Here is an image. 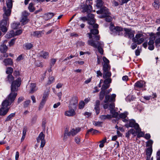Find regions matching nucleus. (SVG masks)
I'll use <instances>...</instances> for the list:
<instances>
[{
  "label": "nucleus",
  "instance_id": "1",
  "mask_svg": "<svg viewBox=\"0 0 160 160\" xmlns=\"http://www.w3.org/2000/svg\"><path fill=\"white\" fill-rule=\"evenodd\" d=\"M111 33L115 36L117 35L122 36L123 35L124 37L131 39L134 37L135 31H132L131 28H123L121 27L115 26L113 24L111 23L109 27Z\"/></svg>",
  "mask_w": 160,
  "mask_h": 160
},
{
  "label": "nucleus",
  "instance_id": "2",
  "mask_svg": "<svg viewBox=\"0 0 160 160\" xmlns=\"http://www.w3.org/2000/svg\"><path fill=\"white\" fill-rule=\"evenodd\" d=\"M21 78L19 77L16 80H14L11 83V92L8 96V99H13L14 101L17 95L16 92L18 89V88L20 86L21 83Z\"/></svg>",
  "mask_w": 160,
  "mask_h": 160
},
{
  "label": "nucleus",
  "instance_id": "3",
  "mask_svg": "<svg viewBox=\"0 0 160 160\" xmlns=\"http://www.w3.org/2000/svg\"><path fill=\"white\" fill-rule=\"evenodd\" d=\"M13 99H8L7 98L2 103V107L0 109V115L4 116L8 112L9 108L8 107L13 102Z\"/></svg>",
  "mask_w": 160,
  "mask_h": 160
},
{
  "label": "nucleus",
  "instance_id": "4",
  "mask_svg": "<svg viewBox=\"0 0 160 160\" xmlns=\"http://www.w3.org/2000/svg\"><path fill=\"white\" fill-rule=\"evenodd\" d=\"M87 43L89 45L97 48L98 51L101 54L103 53V50L102 48L104 45L103 43L102 42L98 41H93L92 40H88Z\"/></svg>",
  "mask_w": 160,
  "mask_h": 160
},
{
  "label": "nucleus",
  "instance_id": "5",
  "mask_svg": "<svg viewBox=\"0 0 160 160\" xmlns=\"http://www.w3.org/2000/svg\"><path fill=\"white\" fill-rule=\"evenodd\" d=\"M99 31L97 29H92L90 30V33L87 34L90 40L93 41H98L100 39V36L98 35Z\"/></svg>",
  "mask_w": 160,
  "mask_h": 160
},
{
  "label": "nucleus",
  "instance_id": "6",
  "mask_svg": "<svg viewBox=\"0 0 160 160\" xmlns=\"http://www.w3.org/2000/svg\"><path fill=\"white\" fill-rule=\"evenodd\" d=\"M96 12L98 14H102L100 16V18H105L107 15L110 14L109 9L105 6L100 8V9L97 11Z\"/></svg>",
  "mask_w": 160,
  "mask_h": 160
},
{
  "label": "nucleus",
  "instance_id": "7",
  "mask_svg": "<svg viewBox=\"0 0 160 160\" xmlns=\"http://www.w3.org/2000/svg\"><path fill=\"white\" fill-rule=\"evenodd\" d=\"M143 36V35L140 33H138L135 35V38L133 37L132 38V41L135 43H137L138 45L140 44L143 42L144 41V39L143 38H141Z\"/></svg>",
  "mask_w": 160,
  "mask_h": 160
},
{
  "label": "nucleus",
  "instance_id": "8",
  "mask_svg": "<svg viewBox=\"0 0 160 160\" xmlns=\"http://www.w3.org/2000/svg\"><path fill=\"white\" fill-rule=\"evenodd\" d=\"M8 20L4 19L0 22V29L4 34L8 31L7 27L8 26V25L7 24V22Z\"/></svg>",
  "mask_w": 160,
  "mask_h": 160
},
{
  "label": "nucleus",
  "instance_id": "9",
  "mask_svg": "<svg viewBox=\"0 0 160 160\" xmlns=\"http://www.w3.org/2000/svg\"><path fill=\"white\" fill-rule=\"evenodd\" d=\"M45 135L42 132H41L39 134L38 137L37 138V141L39 143L41 141L40 147L43 148L45 145L46 143L45 140L44 139Z\"/></svg>",
  "mask_w": 160,
  "mask_h": 160
},
{
  "label": "nucleus",
  "instance_id": "10",
  "mask_svg": "<svg viewBox=\"0 0 160 160\" xmlns=\"http://www.w3.org/2000/svg\"><path fill=\"white\" fill-rule=\"evenodd\" d=\"M116 97V95L115 94H113L111 96L109 95H105V99L104 102L105 103L114 102L115 101Z\"/></svg>",
  "mask_w": 160,
  "mask_h": 160
},
{
  "label": "nucleus",
  "instance_id": "11",
  "mask_svg": "<svg viewBox=\"0 0 160 160\" xmlns=\"http://www.w3.org/2000/svg\"><path fill=\"white\" fill-rule=\"evenodd\" d=\"M125 126L127 128H134L136 130H137L139 127L138 124L136 123L135 120L134 119H132L129 121L128 123L126 124Z\"/></svg>",
  "mask_w": 160,
  "mask_h": 160
},
{
  "label": "nucleus",
  "instance_id": "12",
  "mask_svg": "<svg viewBox=\"0 0 160 160\" xmlns=\"http://www.w3.org/2000/svg\"><path fill=\"white\" fill-rule=\"evenodd\" d=\"M3 9L4 11V13L3 14V18L4 19L8 20V17L9 16L11 13V10L10 8L6 9V8L4 7L3 8Z\"/></svg>",
  "mask_w": 160,
  "mask_h": 160
},
{
  "label": "nucleus",
  "instance_id": "13",
  "mask_svg": "<svg viewBox=\"0 0 160 160\" xmlns=\"http://www.w3.org/2000/svg\"><path fill=\"white\" fill-rule=\"evenodd\" d=\"M82 12L84 13L86 12L87 13H90L92 10V7L90 5H84L82 8Z\"/></svg>",
  "mask_w": 160,
  "mask_h": 160
},
{
  "label": "nucleus",
  "instance_id": "14",
  "mask_svg": "<svg viewBox=\"0 0 160 160\" xmlns=\"http://www.w3.org/2000/svg\"><path fill=\"white\" fill-rule=\"evenodd\" d=\"M78 101L77 99L72 100L69 106V109H73L75 111L78 106Z\"/></svg>",
  "mask_w": 160,
  "mask_h": 160
},
{
  "label": "nucleus",
  "instance_id": "15",
  "mask_svg": "<svg viewBox=\"0 0 160 160\" xmlns=\"http://www.w3.org/2000/svg\"><path fill=\"white\" fill-rule=\"evenodd\" d=\"M145 82L142 80L138 81L135 83L134 87L135 88H141L145 87Z\"/></svg>",
  "mask_w": 160,
  "mask_h": 160
},
{
  "label": "nucleus",
  "instance_id": "16",
  "mask_svg": "<svg viewBox=\"0 0 160 160\" xmlns=\"http://www.w3.org/2000/svg\"><path fill=\"white\" fill-rule=\"evenodd\" d=\"M44 34L43 31H36L32 32L31 35L33 37L39 38L42 37V34Z\"/></svg>",
  "mask_w": 160,
  "mask_h": 160
},
{
  "label": "nucleus",
  "instance_id": "17",
  "mask_svg": "<svg viewBox=\"0 0 160 160\" xmlns=\"http://www.w3.org/2000/svg\"><path fill=\"white\" fill-rule=\"evenodd\" d=\"M4 65L6 66H12L13 65V62L12 59L10 58L4 59L3 61Z\"/></svg>",
  "mask_w": 160,
  "mask_h": 160
},
{
  "label": "nucleus",
  "instance_id": "18",
  "mask_svg": "<svg viewBox=\"0 0 160 160\" xmlns=\"http://www.w3.org/2000/svg\"><path fill=\"white\" fill-rule=\"evenodd\" d=\"M100 102L99 100H97L94 105V109L95 110L97 115L99 114L100 112Z\"/></svg>",
  "mask_w": 160,
  "mask_h": 160
},
{
  "label": "nucleus",
  "instance_id": "19",
  "mask_svg": "<svg viewBox=\"0 0 160 160\" xmlns=\"http://www.w3.org/2000/svg\"><path fill=\"white\" fill-rule=\"evenodd\" d=\"M30 91L29 93L31 94L33 93L38 90V88L36 86V83H32L30 84Z\"/></svg>",
  "mask_w": 160,
  "mask_h": 160
},
{
  "label": "nucleus",
  "instance_id": "20",
  "mask_svg": "<svg viewBox=\"0 0 160 160\" xmlns=\"http://www.w3.org/2000/svg\"><path fill=\"white\" fill-rule=\"evenodd\" d=\"M76 114L75 112L73 109H69V110L66 111L65 115L68 116H72Z\"/></svg>",
  "mask_w": 160,
  "mask_h": 160
},
{
  "label": "nucleus",
  "instance_id": "21",
  "mask_svg": "<svg viewBox=\"0 0 160 160\" xmlns=\"http://www.w3.org/2000/svg\"><path fill=\"white\" fill-rule=\"evenodd\" d=\"M14 78L12 75H8L7 78L5 79V81L6 82L10 83H12V82L14 80Z\"/></svg>",
  "mask_w": 160,
  "mask_h": 160
},
{
  "label": "nucleus",
  "instance_id": "22",
  "mask_svg": "<svg viewBox=\"0 0 160 160\" xmlns=\"http://www.w3.org/2000/svg\"><path fill=\"white\" fill-rule=\"evenodd\" d=\"M98 132L99 131L98 130L96 129H94L93 128H91L87 130L86 134V137H88V134L90 133H91L92 134H95Z\"/></svg>",
  "mask_w": 160,
  "mask_h": 160
},
{
  "label": "nucleus",
  "instance_id": "23",
  "mask_svg": "<svg viewBox=\"0 0 160 160\" xmlns=\"http://www.w3.org/2000/svg\"><path fill=\"white\" fill-rule=\"evenodd\" d=\"M136 130V132L138 133L137 138H140L141 137H143L144 135V133L141 131V129L139 127Z\"/></svg>",
  "mask_w": 160,
  "mask_h": 160
},
{
  "label": "nucleus",
  "instance_id": "24",
  "mask_svg": "<svg viewBox=\"0 0 160 160\" xmlns=\"http://www.w3.org/2000/svg\"><path fill=\"white\" fill-rule=\"evenodd\" d=\"M112 118L111 115L107 114L101 115L99 118L101 120L104 121L107 119H110Z\"/></svg>",
  "mask_w": 160,
  "mask_h": 160
},
{
  "label": "nucleus",
  "instance_id": "25",
  "mask_svg": "<svg viewBox=\"0 0 160 160\" xmlns=\"http://www.w3.org/2000/svg\"><path fill=\"white\" fill-rule=\"evenodd\" d=\"M111 66L109 64L104 63L103 65V72H106L110 71Z\"/></svg>",
  "mask_w": 160,
  "mask_h": 160
},
{
  "label": "nucleus",
  "instance_id": "26",
  "mask_svg": "<svg viewBox=\"0 0 160 160\" xmlns=\"http://www.w3.org/2000/svg\"><path fill=\"white\" fill-rule=\"evenodd\" d=\"M96 6L98 8H100L104 6V2L102 0H97L96 1Z\"/></svg>",
  "mask_w": 160,
  "mask_h": 160
},
{
  "label": "nucleus",
  "instance_id": "27",
  "mask_svg": "<svg viewBox=\"0 0 160 160\" xmlns=\"http://www.w3.org/2000/svg\"><path fill=\"white\" fill-rule=\"evenodd\" d=\"M15 112L11 113L7 117L5 120V122H7L11 121L15 117Z\"/></svg>",
  "mask_w": 160,
  "mask_h": 160
},
{
  "label": "nucleus",
  "instance_id": "28",
  "mask_svg": "<svg viewBox=\"0 0 160 160\" xmlns=\"http://www.w3.org/2000/svg\"><path fill=\"white\" fill-rule=\"evenodd\" d=\"M103 77L105 79L108 78H110L111 77L112 74L110 71H106V72H103Z\"/></svg>",
  "mask_w": 160,
  "mask_h": 160
},
{
  "label": "nucleus",
  "instance_id": "29",
  "mask_svg": "<svg viewBox=\"0 0 160 160\" xmlns=\"http://www.w3.org/2000/svg\"><path fill=\"white\" fill-rule=\"evenodd\" d=\"M81 130V128H78L75 129L72 128L71 130V135L74 136L76 135L78 132H79Z\"/></svg>",
  "mask_w": 160,
  "mask_h": 160
},
{
  "label": "nucleus",
  "instance_id": "30",
  "mask_svg": "<svg viewBox=\"0 0 160 160\" xmlns=\"http://www.w3.org/2000/svg\"><path fill=\"white\" fill-rule=\"evenodd\" d=\"M8 48V47L6 45L3 44L0 46V52L2 53L4 52H6Z\"/></svg>",
  "mask_w": 160,
  "mask_h": 160
},
{
  "label": "nucleus",
  "instance_id": "31",
  "mask_svg": "<svg viewBox=\"0 0 160 160\" xmlns=\"http://www.w3.org/2000/svg\"><path fill=\"white\" fill-rule=\"evenodd\" d=\"M15 35L14 32L13 30H11L6 34V38H10L14 37Z\"/></svg>",
  "mask_w": 160,
  "mask_h": 160
},
{
  "label": "nucleus",
  "instance_id": "32",
  "mask_svg": "<svg viewBox=\"0 0 160 160\" xmlns=\"http://www.w3.org/2000/svg\"><path fill=\"white\" fill-rule=\"evenodd\" d=\"M21 22L22 25L26 24L28 22V17L26 16H24L22 18Z\"/></svg>",
  "mask_w": 160,
  "mask_h": 160
},
{
  "label": "nucleus",
  "instance_id": "33",
  "mask_svg": "<svg viewBox=\"0 0 160 160\" xmlns=\"http://www.w3.org/2000/svg\"><path fill=\"white\" fill-rule=\"evenodd\" d=\"M28 9L31 12H33L35 10V8L34 6L33 3L31 2L29 3L28 7Z\"/></svg>",
  "mask_w": 160,
  "mask_h": 160
},
{
  "label": "nucleus",
  "instance_id": "34",
  "mask_svg": "<svg viewBox=\"0 0 160 160\" xmlns=\"http://www.w3.org/2000/svg\"><path fill=\"white\" fill-rule=\"evenodd\" d=\"M46 99L42 98L41 101V102L40 104L39 105L38 108L39 110H40L43 108V106H44L46 102Z\"/></svg>",
  "mask_w": 160,
  "mask_h": 160
},
{
  "label": "nucleus",
  "instance_id": "35",
  "mask_svg": "<svg viewBox=\"0 0 160 160\" xmlns=\"http://www.w3.org/2000/svg\"><path fill=\"white\" fill-rule=\"evenodd\" d=\"M26 50H29L33 47V45L31 43H26L23 45Z\"/></svg>",
  "mask_w": 160,
  "mask_h": 160
},
{
  "label": "nucleus",
  "instance_id": "36",
  "mask_svg": "<svg viewBox=\"0 0 160 160\" xmlns=\"http://www.w3.org/2000/svg\"><path fill=\"white\" fill-rule=\"evenodd\" d=\"M13 72V69L11 67H7L6 68V73L8 75H12V73Z\"/></svg>",
  "mask_w": 160,
  "mask_h": 160
},
{
  "label": "nucleus",
  "instance_id": "37",
  "mask_svg": "<svg viewBox=\"0 0 160 160\" xmlns=\"http://www.w3.org/2000/svg\"><path fill=\"white\" fill-rule=\"evenodd\" d=\"M152 152V147L148 148L146 150V154L147 156H151Z\"/></svg>",
  "mask_w": 160,
  "mask_h": 160
},
{
  "label": "nucleus",
  "instance_id": "38",
  "mask_svg": "<svg viewBox=\"0 0 160 160\" xmlns=\"http://www.w3.org/2000/svg\"><path fill=\"white\" fill-rule=\"evenodd\" d=\"M49 93V89H47L43 93L42 98L46 99L48 97Z\"/></svg>",
  "mask_w": 160,
  "mask_h": 160
},
{
  "label": "nucleus",
  "instance_id": "39",
  "mask_svg": "<svg viewBox=\"0 0 160 160\" xmlns=\"http://www.w3.org/2000/svg\"><path fill=\"white\" fill-rule=\"evenodd\" d=\"M54 15V13L52 12H48L45 14V15L47 17V18L48 19H51Z\"/></svg>",
  "mask_w": 160,
  "mask_h": 160
},
{
  "label": "nucleus",
  "instance_id": "40",
  "mask_svg": "<svg viewBox=\"0 0 160 160\" xmlns=\"http://www.w3.org/2000/svg\"><path fill=\"white\" fill-rule=\"evenodd\" d=\"M7 6L8 8L11 9L12 6V0H7L6 1Z\"/></svg>",
  "mask_w": 160,
  "mask_h": 160
},
{
  "label": "nucleus",
  "instance_id": "41",
  "mask_svg": "<svg viewBox=\"0 0 160 160\" xmlns=\"http://www.w3.org/2000/svg\"><path fill=\"white\" fill-rule=\"evenodd\" d=\"M20 25L19 22H14L12 24L11 27L14 29H17Z\"/></svg>",
  "mask_w": 160,
  "mask_h": 160
},
{
  "label": "nucleus",
  "instance_id": "42",
  "mask_svg": "<svg viewBox=\"0 0 160 160\" xmlns=\"http://www.w3.org/2000/svg\"><path fill=\"white\" fill-rule=\"evenodd\" d=\"M148 33L150 36L149 39L154 41L156 38L155 34L153 32Z\"/></svg>",
  "mask_w": 160,
  "mask_h": 160
},
{
  "label": "nucleus",
  "instance_id": "43",
  "mask_svg": "<svg viewBox=\"0 0 160 160\" xmlns=\"http://www.w3.org/2000/svg\"><path fill=\"white\" fill-rule=\"evenodd\" d=\"M110 86V85H106L104 84H103L101 88V91L105 92L106 90Z\"/></svg>",
  "mask_w": 160,
  "mask_h": 160
},
{
  "label": "nucleus",
  "instance_id": "44",
  "mask_svg": "<svg viewBox=\"0 0 160 160\" xmlns=\"http://www.w3.org/2000/svg\"><path fill=\"white\" fill-rule=\"evenodd\" d=\"M104 81L103 83L105 84L110 85V84L112 82V79L110 78H108Z\"/></svg>",
  "mask_w": 160,
  "mask_h": 160
},
{
  "label": "nucleus",
  "instance_id": "45",
  "mask_svg": "<svg viewBox=\"0 0 160 160\" xmlns=\"http://www.w3.org/2000/svg\"><path fill=\"white\" fill-rule=\"evenodd\" d=\"M107 141V139L106 138H104L103 139L100 141V144L99 146L101 148H103L104 146V143Z\"/></svg>",
  "mask_w": 160,
  "mask_h": 160
},
{
  "label": "nucleus",
  "instance_id": "46",
  "mask_svg": "<svg viewBox=\"0 0 160 160\" xmlns=\"http://www.w3.org/2000/svg\"><path fill=\"white\" fill-rule=\"evenodd\" d=\"M127 115L128 112H124L123 113H121L119 115V118H122V119L126 118L127 117Z\"/></svg>",
  "mask_w": 160,
  "mask_h": 160
},
{
  "label": "nucleus",
  "instance_id": "47",
  "mask_svg": "<svg viewBox=\"0 0 160 160\" xmlns=\"http://www.w3.org/2000/svg\"><path fill=\"white\" fill-rule=\"evenodd\" d=\"M105 94V92L101 91L99 93V98L100 100H102L103 99Z\"/></svg>",
  "mask_w": 160,
  "mask_h": 160
},
{
  "label": "nucleus",
  "instance_id": "48",
  "mask_svg": "<svg viewBox=\"0 0 160 160\" xmlns=\"http://www.w3.org/2000/svg\"><path fill=\"white\" fill-rule=\"evenodd\" d=\"M153 5L156 9H158L159 8L160 5L158 2V1L155 0L154 1Z\"/></svg>",
  "mask_w": 160,
  "mask_h": 160
},
{
  "label": "nucleus",
  "instance_id": "49",
  "mask_svg": "<svg viewBox=\"0 0 160 160\" xmlns=\"http://www.w3.org/2000/svg\"><path fill=\"white\" fill-rule=\"evenodd\" d=\"M85 103L84 101H82L79 102L78 104L79 108L80 109H82L85 106Z\"/></svg>",
  "mask_w": 160,
  "mask_h": 160
},
{
  "label": "nucleus",
  "instance_id": "50",
  "mask_svg": "<svg viewBox=\"0 0 160 160\" xmlns=\"http://www.w3.org/2000/svg\"><path fill=\"white\" fill-rule=\"evenodd\" d=\"M153 142L151 140H149L146 142V146L147 147H152V145L153 144Z\"/></svg>",
  "mask_w": 160,
  "mask_h": 160
},
{
  "label": "nucleus",
  "instance_id": "51",
  "mask_svg": "<svg viewBox=\"0 0 160 160\" xmlns=\"http://www.w3.org/2000/svg\"><path fill=\"white\" fill-rule=\"evenodd\" d=\"M3 53L2 54L0 57V59L2 60L4 58H7L8 56V53H6V52H2Z\"/></svg>",
  "mask_w": 160,
  "mask_h": 160
},
{
  "label": "nucleus",
  "instance_id": "52",
  "mask_svg": "<svg viewBox=\"0 0 160 160\" xmlns=\"http://www.w3.org/2000/svg\"><path fill=\"white\" fill-rule=\"evenodd\" d=\"M48 54V52L45 51H42L40 56L43 57L44 58H46Z\"/></svg>",
  "mask_w": 160,
  "mask_h": 160
},
{
  "label": "nucleus",
  "instance_id": "53",
  "mask_svg": "<svg viewBox=\"0 0 160 160\" xmlns=\"http://www.w3.org/2000/svg\"><path fill=\"white\" fill-rule=\"evenodd\" d=\"M31 101L30 100H28L25 101L23 103V107L24 108H26L28 107Z\"/></svg>",
  "mask_w": 160,
  "mask_h": 160
},
{
  "label": "nucleus",
  "instance_id": "54",
  "mask_svg": "<svg viewBox=\"0 0 160 160\" xmlns=\"http://www.w3.org/2000/svg\"><path fill=\"white\" fill-rule=\"evenodd\" d=\"M105 18V21L108 22H110L112 20V17L110 16L109 15H107Z\"/></svg>",
  "mask_w": 160,
  "mask_h": 160
},
{
  "label": "nucleus",
  "instance_id": "55",
  "mask_svg": "<svg viewBox=\"0 0 160 160\" xmlns=\"http://www.w3.org/2000/svg\"><path fill=\"white\" fill-rule=\"evenodd\" d=\"M88 13V14L87 15V17H88L87 18L88 19H94V14H92V13Z\"/></svg>",
  "mask_w": 160,
  "mask_h": 160
},
{
  "label": "nucleus",
  "instance_id": "56",
  "mask_svg": "<svg viewBox=\"0 0 160 160\" xmlns=\"http://www.w3.org/2000/svg\"><path fill=\"white\" fill-rule=\"evenodd\" d=\"M95 21L94 19H89L88 20V23L89 24L91 25H93L95 23Z\"/></svg>",
  "mask_w": 160,
  "mask_h": 160
},
{
  "label": "nucleus",
  "instance_id": "57",
  "mask_svg": "<svg viewBox=\"0 0 160 160\" xmlns=\"http://www.w3.org/2000/svg\"><path fill=\"white\" fill-rule=\"evenodd\" d=\"M75 141L78 144H79L80 141V138L79 136H77L75 138Z\"/></svg>",
  "mask_w": 160,
  "mask_h": 160
},
{
  "label": "nucleus",
  "instance_id": "58",
  "mask_svg": "<svg viewBox=\"0 0 160 160\" xmlns=\"http://www.w3.org/2000/svg\"><path fill=\"white\" fill-rule=\"evenodd\" d=\"M15 40L16 38H13L10 41V42H9V46H12L15 43Z\"/></svg>",
  "mask_w": 160,
  "mask_h": 160
},
{
  "label": "nucleus",
  "instance_id": "59",
  "mask_svg": "<svg viewBox=\"0 0 160 160\" xmlns=\"http://www.w3.org/2000/svg\"><path fill=\"white\" fill-rule=\"evenodd\" d=\"M114 102H111L109 105L110 109H114L115 108Z\"/></svg>",
  "mask_w": 160,
  "mask_h": 160
},
{
  "label": "nucleus",
  "instance_id": "60",
  "mask_svg": "<svg viewBox=\"0 0 160 160\" xmlns=\"http://www.w3.org/2000/svg\"><path fill=\"white\" fill-rule=\"evenodd\" d=\"M137 44H138L137 43H135L133 42V43H132L131 45V48L133 50L134 49L137 47Z\"/></svg>",
  "mask_w": 160,
  "mask_h": 160
},
{
  "label": "nucleus",
  "instance_id": "61",
  "mask_svg": "<svg viewBox=\"0 0 160 160\" xmlns=\"http://www.w3.org/2000/svg\"><path fill=\"white\" fill-rule=\"evenodd\" d=\"M80 20L82 21L83 22H85V21L89 20V19L86 17H81L79 18Z\"/></svg>",
  "mask_w": 160,
  "mask_h": 160
},
{
  "label": "nucleus",
  "instance_id": "62",
  "mask_svg": "<svg viewBox=\"0 0 160 160\" xmlns=\"http://www.w3.org/2000/svg\"><path fill=\"white\" fill-rule=\"evenodd\" d=\"M102 60L104 62V63L109 64V60L105 57H103L102 58Z\"/></svg>",
  "mask_w": 160,
  "mask_h": 160
},
{
  "label": "nucleus",
  "instance_id": "63",
  "mask_svg": "<svg viewBox=\"0 0 160 160\" xmlns=\"http://www.w3.org/2000/svg\"><path fill=\"white\" fill-rule=\"evenodd\" d=\"M13 75L16 77L19 76L20 75V72L19 71H15L13 72Z\"/></svg>",
  "mask_w": 160,
  "mask_h": 160
},
{
  "label": "nucleus",
  "instance_id": "64",
  "mask_svg": "<svg viewBox=\"0 0 160 160\" xmlns=\"http://www.w3.org/2000/svg\"><path fill=\"white\" fill-rule=\"evenodd\" d=\"M129 131L131 133L132 135H133L134 136H135V134L137 133L136 131V132L134 129L131 128L129 130Z\"/></svg>",
  "mask_w": 160,
  "mask_h": 160
}]
</instances>
